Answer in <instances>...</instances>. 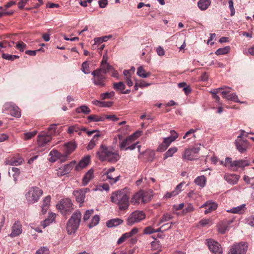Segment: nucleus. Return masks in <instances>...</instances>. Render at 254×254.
Wrapping results in <instances>:
<instances>
[{
	"label": "nucleus",
	"instance_id": "f257e3e1",
	"mask_svg": "<svg viewBox=\"0 0 254 254\" xmlns=\"http://www.w3.org/2000/svg\"><path fill=\"white\" fill-rule=\"evenodd\" d=\"M129 192L125 189L112 192L110 197L111 201L119 206L120 210L128 209L129 205Z\"/></svg>",
	"mask_w": 254,
	"mask_h": 254
},
{
	"label": "nucleus",
	"instance_id": "f03ea898",
	"mask_svg": "<svg viewBox=\"0 0 254 254\" xmlns=\"http://www.w3.org/2000/svg\"><path fill=\"white\" fill-rule=\"evenodd\" d=\"M43 190L37 187H29L25 190V197L29 204L37 202L43 194Z\"/></svg>",
	"mask_w": 254,
	"mask_h": 254
},
{
	"label": "nucleus",
	"instance_id": "7ed1b4c3",
	"mask_svg": "<svg viewBox=\"0 0 254 254\" xmlns=\"http://www.w3.org/2000/svg\"><path fill=\"white\" fill-rule=\"evenodd\" d=\"M81 212L79 211H76L68 220L66 225V229L67 233L69 235L74 233L77 230L81 221Z\"/></svg>",
	"mask_w": 254,
	"mask_h": 254
},
{
	"label": "nucleus",
	"instance_id": "20e7f679",
	"mask_svg": "<svg viewBox=\"0 0 254 254\" xmlns=\"http://www.w3.org/2000/svg\"><path fill=\"white\" fill-rule=\"evenodd\" d=\"M97 154L99 159H104L106 157L116 159L120 157L118 150H115L112 147H107L103 144L101 145L99 150L97 152Z\"/></svg>",
	"mask_w": 254,
	"mask_h": 254
},
{
	"label": "nucleus",
	"instance_id": "39448f33",
	"mask_svg": "<svg viewBox=\"0 0 254 254\" xmlns=\"http://www.w3.org/2000/svg\"><path fill=\"white\" fill-rule=\"evenodd\" d=\"M56 207L61 213L65 216L70 215L74 209L72 201L69 198L61 199Z\"/></svg>",
	"mask_w": 254,
	"mask_h": 254
},
{
	"label": "nucleus",
	"instance_id": "423d86ee",
	"mask_svg": "<svg viewBox=\"0 0 254 254\" xmlns=\"http://www.w3.org/2000/svg\"><path fill=\"white\" fill-rule=\"evenodd\" d=\"M214 164H216L218 161H219L220 163L222 165H224L226 166H228L231 170L236 171L240 168H244L247 166L248 163L245 160H235L232 161L231 160H211Z\"/></svg>",
	"mask_w": 254,
	"mask_h": 254
},
{
	"label": "nucleus",
	"instance_id": "0eeeda50",
	"mask_svg": "<svg viewBox=\"0 0 254 254\" xmlns=\"http://www.w3.org/2000/svg\"><path fill=\"white\" fill-rule=\"evenodd\" d=\"M150 198L151 195L148 192L140 190L132 196L130 203L133 205L139 204L140 202L145 203L148 202Z\"/></svg>",
	"mask_w": 254,
	"mask_h": 254
},
{
	"label": "nucleus",
	"instance_id": "6e6552de",
	"mask_svg": "<svg viewBox=\"0 0 254 254\" xmlns=\"http://www.w3.org/2000/svg\"><path fill=\"white\" fill-rule=\"evenodd\" d=\"M240 131V134L238 136L237 139L235 140V144L238 151L241 153H244L247 150L250 144L247 140L242 139L243 136H245L246 137H247L248 136L247 134H245L246 131L242 129H241Z\"/></svg>",
	"mask_w": 254,
	"mask_h": 254
},
{
	"label": "nucleus",
	"instance_id": "1a4fd4ad",
	"mask_svg": "<svg viewBox=\"0 0 254 254\" xmlns=\"http://www.w3.org/2000/svg\"><path fill=\"white\" fill-rule=\"evenodd\" d=\"M146 217V215L143 211L140 210H136L132 212L128 216L127 219V225L132 226L136 223H138L144 220Z\"/></svg>",
	"mask_w": 254,
	"mask_h": 254
},
{
	"label": "nucleus",
	"instance_id": "9d476101",
	"mask_svg": "<svg viewBox=\"0 0 254 254\" xmlns=\"http://www.w3.org/2000/svg\"><path fill=\"white\" fill-rule=\"evenodd\" d=\"M91 74L93 75L92 82L95 85L99 87H103L106 85V75L101 73L98 70H94Z\"/></svg>",
	"mask_w": 254,
	"mask_h": 254
},
{
	"label": "nucleus",
	"instance_id": "9b49d317",
	"mask_svg": "<svg viewBox=\"0 0 254 254\" xmlns=\"http://www.w3.org/2000/svg\"><path fill=\"white\" fill-rule=\"evenodd\" d=\"M248 247V244L245 242L234 244L230 248L228 254H245Z\"/></svg>",
	"mask_w": 254,
	"mask_h": 254
},
{
	"label": "nucleus",
	"instance_id": "f8f14e48",
	"mask_svg": "<svg viewBox=\"0 0 254 254\" xmlns=\"http://www.w3.org/2000/svg\"><path fill=\"white\" fill-rule=\"evenodd\" d=\"M4 108L5 110L8 111L12 116L18 118L21 117V112L19 108L14 103L12 102L6 103L4 104Z\"/></svg>",
	"mask_w": 254,
	"mask_h": 254
},
{
	"label": "nucleus",
	"instance_id": "ddd939ff",
	"mask_svg": "<svg viewBox=\"0 0 254 254\" xmlns=\"http://www.w3.org/2000/svg\"><path fill=\"white\" fill-rule=\"evenodd\" d=\"M207 244L209 250L214 254H222L223 253L221 246L212 239L207 240Z\"/></svg>",
	"mask_w": 254,
	"mask_h": 254
},
{
	"label": "nucleus",
	"instance_id": "4468645a",
	"mask_svg": "<svg viewBox=\"0 0 254 254\" xmlns=\"http://www.w3.org/2000/svg\"><path fill=\"white\" fill-rule=\"evenodd\" d=\"M115 169L114 167L109 168L106 172L104 173L103 176H105L106 180H108L109 183L113 185L116 184L120 178V175H116L115 174H113Z\"/></svg>",
	"mask_w": 254,
	"mask_h": 254
},
{
	"label": "nucleus",
	"instance_id": "2eb2a0df",
	"mask_svg": "<svg viewBox=\"0 0 254 254\" xmlns=\"http://www.w3.org/2000/svg\"><path fill=\"white\" fill-rule=\"evenodd\" d=\"M89 191L90 189L89 188H83L74 190L73 192V195L74 196L76 201L78 203L82 204L84 201L86 193Z\"/></svg>",
	"mask_w": 254,
	"mask_h": 254
},
{
	"label": "nucleus",
	"instance_id": "dca6fc26",
	"mask_svg": "<svg viewBox=\"0 0 254 254\" xmlns=\"http://www.w3.org/2000/svg\"><path fill=\"white\" fill-rule=\"evenodd\" d=\"M52 140V137L46 132H42L37 136L38 147H45Z\"/></svg>",
	"mask_w": 254,
	"mask_h": 254
},
{
	"label": "nucleus",
	"instance_id": "f3484780",
	"mask_svg": "<svg viewBox=\"0 0 254 254\" xmlns=\"http://www.w3.org/2000/svg\"><path fill=\"white\" fill-rule=\"evenodd\" d=\"M200 146L201 144H200L196 146L185 149L183 154V159H190L194 157L195 155L199 152Z\"/></svg>",
	"mask_w": 254,
	"mask_h": 254
},
{
	"label": "nucleus",
	"instance_id": "a211bd4d",
	"mask_svg": "<svg viewBox=\"0 0 254 254\" xmlns=\"http://www.w3.org/2000/svg\"><path fill=\"white\" fill-rule=\"evenodd\" d=\"M77 145L74 142H68L66 143H65L63 148L64 152L63 156L67 157L75 149Z\"/></svg>",
	"mask_w": 254,
	"mask_h": 254
},
{
	"label": "nucleus",
	"instance_id": "6ab92c4d",
	"mask_svg": "<svg viewBox=\"0 0 254 254\" xmlns=\"http://www.w3.org/2000/svg\"><path fill=\"white\" fill-rule=\"evenodd\" d=\"M22 231V225L20 222H15L11 227V233L9 234L10 237H15L21 234Z\"/></svg>",
	"mask_w": 254,
	"mask_h": 254
},
{
	"label": "nucleus",
	"instance_id": "aec40b11",
	"mask_svg": "<svg viewBox=\"0 0 254 254\" xmlns=\"http://www.w3.org/2000/svg\"><path fill=\"white\" fill-rule=\"evenodd\" d=\"M171 135L163 139V142L166 144V146H169L171 143L174 141L178 137V133L174 130L170 131Z\"/></svg>",
	"mask_w": 254,
	"mask_h": 254
},
{
	"label": "nucleus",
	"instance_id": "412c9836",
	"mask_svg": "<svg viewBox=\"0 0 254 254\" xmlns=\"http://www.w3.org/2000/svg\"><path fill=\"white\" fill-rule=\"evenodd\" d=\"M233 222V220H224L221 222L218 225L219 233L223 234L228 230L229 225Z\"/></svg>",
	"mask_w": 254,
	"mask_h": 254
},
{
	"label": "nucleus",
	"instance_id": "4be33fe9",
	"mask_svg": "<svg viewBox=\"0 0 254 254\" xmlns=\"http://www.w3.org/2000/svg\"><path fill=\"white\" fill-rule=\"evenodd\" d=\"M75 161H73L70 164L65 165L63 168H60L58 174L61 176H64L68 174L72 169L73 166L75 165Z\"/></svg>",
	"mask_w": 254,
	"mask_h": 254
},
{
	"label": "nucleus",
	"instance_id": "5701e85b",
	"mask_svg": "<svg viewBox=\"0 0 254 254\" xmlns=\"http://www.w3.org/2000/svg\"><path fill=\"white\" fill-rule=\"evenodd\" d=\"M94 170L92 169H90L84 176L82 180L83 186H86L88 183L94 178Z\"/></svg>",
	"mask_w": 254,
	"mask_h": 254
},
{
	"label": "nucleus",
	"instance_id": "b1692460",
	"mask_svg": "<svg viewBox=\"0 0 254 254\" xmlns=\"http://www.w3.org/2000/svg\"><path fill=\"white\" fill-rule=\"evenodd\" d=\"M202 207H205L204 213L207 214L215 210L217 207V204L213 202H206Z\"/></svg>",
	"mask_w": 254,
	"mask_h": 254
},
{
	"label": "nucleus",
	"instance_id": "393cba45",
	"mask_svg": "<svg viewBox=\"0 0 254 254\" xmlns=\"http://www.w3.org/2000/svg\"><path fill=\"white\" fill-rule=\"evenodd\" d=\"M224 179L229 184L235 185L239 179V176L236 174H226Z\"/></svg>",
	"mask_w": 254,
	"mask_h": 254
},
{
	"label": "nucleus",
	"instance_id": "a878e982",
	"mask_svg": "<svg viewBox=\"0 0 254 254\" xmlns=\"http://www.w3.org/2000/svg\"><path fill=\"white\" fill-rule=\"evenodd\" d=\"M112 69H113V67L106 63V60L105 63L101 62L100 68L96 70H98L101 73L106 75L107 73Z\"/></svg>",
	"mask_w": 254,
	"mask_h": 254
},
{
	"label": "nucleus",
	"instance_id": "bb28decb",
	"mask_svg": "<svg viewBox=\"0 0 254 254\" xmlns=\"http://www.w3.org/2000/svg\"><path fill=\"white\" fill-rule=\"evenodd\" d=\"M210 0H199L197 2V6L201 10H205L211 5Z\"/></svg>",
	"mask_w": 254,
	"mask_h": 254
},
{
	"label": "nucleus",
	"instance_id": "cd10ccee",
	"mask_svg": "<svg viewBox=\"0 0 254 254\" xmlns=\"http://www.w3.org/2000/svg\"><path fill=\"white\" fill-rule=\"evenodd\" d=\"M123 223V220L120 218L112 219L106 222L107 226L109 228L116 227Z\"/></svg>",
	"mask_w": 254,
	"mask_h": 254
},
{
	"label": "nucleus",
	"instance_id": "c85d7f7f",
	"mask_svg": "<svg viewBox=\"0 0 254 254\" xmlns=\"http://www.w3.org/2000/svg\"><path fill=\"white\" fill-rule=\"evenodd\" d=\"M92 103L95 106H99L101 107H110L113 105V102L111 101H100L95 100L92 101Z\"/></svg>",
	"mask_w": 254,
	"mask_h": 254
},
{
	"label": "nucleus",
	"instance_id": "c756f323",
	"mask_svg": "<svg viewBox=\"0 0 254 254\" xmlns=\"http://www.w3.org/2000/svg\"><path fill=\"white\" fill-rule=\"evenodd\" d=\"M100 135L101 134L100 133H96L93 136L92 139L90 140L87 146L86 147L87 150H91L96 145V143L98 140V138Z\"/></svg>",
	"mask_w": 254,
	"mask_h": 254
},
{
	"label": "nucleus",
	"instance_id": "7c9ffc66",
	"mask_svg": "<svg viewBox=\"0 0 254 254\" xmlns=\"http://www.w3.org/2000/svg\"><path fill=\"white\" fill-rule=\"evenodd\" d=\"M246 209L245 204H242L236 207H233L231 209L227 210V212H230L233 213L242 214Z\"/></svg>",
	"mask_w": 254,
	"mask_h": 254
},
{
	"label": "nucleus",
	"instance_id": "2f4dec72",
	"mask_svg": "<svg viewBox=\"0 0 254 254\" xmlns=\"http://www.w3.org/2000/svg\"><path fill=\"white\" fill-rule=\"evenodd\" d=\"M113 88L118 92L122 93L123 90L125 89L126 86L123 82H114L113 85Z\"/></svg>",
	"mask_w": 254,
	"mask_h": 254
},
{
	"label": "nucleus",
	"instance_id": "473e14b6",
	"mask_svg": "<svg viewBox=\"0 0 254 254\" xmlns=\"http://www.w3.org/2000/svg\"><path fill=\"white\" fill-rule=\"evenodd\" d=\"M231 88L230 87L225 86L223 87L218 88L217 89H215L213 91H210V93L212 94L213 98L214 99L216 100V101L219 103L220 101V97L217 95V93H218L219 90L226 89H230Z\"/></svg>",
	"mask_w": 254,
	"mask_h": 254
},
{
	"label": "nucleus",
	"instance_id": "72a5a7b5",
	"mask_svg": "<svg viewBox=\"0 0 254 254\" xmlns=\"http://www.w3.org/2000/svg\"><path fill=\"white\" fill-rule=\"evenodd\" d=\"M56 215L55 213H50L48 216V218L46 219L45 220L41 222V225L44 227H46L51 223L55 219Z\"/></svg>",
	"mask_w": 254,
	"mask_h": 254
},
{
	"label": "nucleus",
	"instance_id": "f704fd0d",
	"mask_svg": "<svg viewBox=\"0 0 254 254\" xmlns=\"http://www.w3.org/2000/svg\"><path fill=\"white\" fill-rule=\"evenodd\" d=\"M75 111L77 113H83L84 114H89L91 112V110L86 105H81V106L76 108Z\"/></svg>",
	"mask_w": 254,
	"mask_h": 254
},
{
	"label": "nucleus",
	"instance_id": "c9c22d12",
	"mask_svg": "<svg viewBox=\"0 0 254 254\" xmlns=\"http://www.w3.org/2000/svg\"><path fill=\"white\" fill-rule=\"evenodd\" d=\"M137 74L140 77L146 78L151 75V73L150 72H146L143 66H140L137 68Z\"/></svg>",
	"mask_w": 254,
	"mask_h": 254
},
{
	"label": "nucleus",
	"instance_id": "e433bc0d",
	"mask_svg": "<svg viewBox=\"0 0 254 254\" xmlns=\"http://www.w3.org/2000/svg\"><path fill=\"white\" fill-rule=\"evenodd\" d=\"M90 160H80V161L75 166V170L79 171L85 168L89 163Z\"/></svg>",
	"mask_w": 254,
	"mask_h": 254
},
{
	"label": "nucleus",
	"instance_id": "4c0bfd02",
	"mask_svg": "<svg viewBox=\"0 0 254 254\" xmlns=\"http://www.w3.org/2000/svg\"><path fill=\"white\" fill-rule=\"evenodd\" d=\"M133 140L131 139L130 137L127 136L125 139L122 141L120 144V148L121 149L125 150V148L128 146Z\"/></svg>",
	"mask_w": 254,
	"mask_h": 254
},
{
	"label": "nucleus",
	"instance_id": "58836bf2",
	"mask_svg": "<svg viewBox=\"0 0 254 254\" xmlns=\"http://www.w3.org/2000/svg\"><path fill=\"white\" fill-rule=\"evenodd\" d=\"M87 119L90 122H103L105 118L104 116L98 117L96 115H91L87 117Z\"/></svg>",
	"mask_w": 254,
	"mask_h": 254
},
{
	"label": "nucleus",
	"instance_id": "ea45409f",
	"mask_svg": "<svg viewBox=\"0 0 254 254\" xmlns=\"http://www.w3.org/2000/svg\"><path fill=\"white\" fill-rule=\"evenodd\" d=\"M230 51V46H226L223 48H219L215 52L217 55H223L228 54Z\"/></svg>",
	"mask_w": 254,
	"mask_h": 254
},
{
	"label": "nucleus",
	"instance_id": "a19ab883",
	"mask_svg": "<svg viewBox=\"0 0 254 254\" xmlns=\"http://www.w3.org/2000/svg\"><path fill=\"white\" fill-rule=\"evenodd\" d=\"M115 93L112 91L110 92H107L101 93L100 95V99L102 100L111 99L115 96Z\"/></svg>",
	"mask_w": 254,
	"mask_h": 254
},
{
	"label": "nucleus",
	"instance_id": "79ce46f5",
	"mask_svg": "<svg viewBox=\"0 0 254 254\" xmlns=\"http://www.w3.org/2000/svg\"><path fill=\"white\" fill-rule=\"evenodd\" d=\"M0 52L2 53L1 57L3 59H5L8 61H13L15 59H18L19 57L17 55H12L8 54H5L2 51L0 50Z\"/></svg>",
	"mask_w": 254,
	"mask_h": 254
},
{
	"label": "nucleus",
	"instance_id": "37998d69",
	"mask_svg": "<svg viewBox=\"0 0 254 254\" xmlns=\"http://www.w3.org/2000/svg\"><path fill=\"white\" fill-rule=\"evenodd\" d=\"M194 182L196 185L203 187L205 184L206 178L204 176H199L195 179Z\"/></svg>",
	"mask_w": 254,
	"mask_h": 254
},
{
	"label": "nucleus",
	"instance_id": "c03bdc74",
	"mask_svg": "<svg viewBox=\"0 0 254 254\" xmlns=\"http://www.w3.org/2000/svg\"><path fill=\"white\" fill-rule=\"evenodd\" d=\"M178 150V148L176 147H173L170 148L167 152L164 154V159L171 157L173 156Z\"/></svg>",
	"mask_w": 254,
	"mask_h": 254
},
{
	"label": "nucleus",
	"instance_id": "a18cd8bd",
	"mask_svg": "<svg viewBox=\"0 0 254 254\" xmlns=\"http://www.w3.org/2000/svg\"><path fill=\"white\" fill-rule=\"evenodd\" d=\"M90 63L88 61H85L82 64L81 70L85 74H88L90 73L89 70Z\"/></svg>",
	"mask_w": 254,
	"mask_h": 254
},
{
	"label": "nucleus",
	"instance_id": "49530a36",
	"mask_svg": "<svg viewBox=\"0 0 254 254\" xmlns=\"http://www.w3.org/2000/svg\"><path fill=\"white\" fill-rule=\"evenodd\" d=\"M138 232V228L134 227L133 228L130 232L126 233L124 234L123 235L127 240V239L132 237L133 235L137 234Z\"/></svg>",
	"mask_w": 254,
	"mask_h": 254
},
{
	"label": "nucleus",
	"instance_id": "de8ad7c7",
	"mask_svg": "<svg viewBox=\"0 0 254 254\" xmlns=\"http://www.w3.org/2000/svg\"><path fill=\"white\" fill-rule=\"evenodd\" d=\"M225 97L227 100H229V101H234V102H237V103H242L238 100V96L235 93H233L230 95H228L226 97Z\"/></svg>",
	"mask_w": 254,
	"mask_h": 254
},
{
	"label": "nucleus",
	"instance_id": "09e8293b",
	"mask_svg": "<svg viewBox=\"0 0 254 254\" xmlns=\"http://www.w3.org/2000/svg\"><path fill=\"white\" fill-rule=\"evenodd\" d=\"M99 220V216L97 215H94L91 220V222L88 225L89 227L92 228L96 226L98 224Z\"/></svg>",
	"mask_w": 254,
	"mask_h": 254
},
{
	"label": "nucleus",
	"instance_id": "8fccbe9b",
	"mask_svg": "<svg viewBox=\"0 0 254 254\" xmlns=\"http://www.w3.org/2000/svg\"><path fill=\"white\" fill-rule=\"evenodd\" d=\"M80 131L79 127L77 125L69 126L67 129V133L72 134L74 132H77Z\"/></svg>",
	"mask_w": 254,
	"mask_h": 254
},
{
	"label": "nucleus",
	"instance_id": "3c124183",
	"mask_svg": "<svg viewBox=\"0 0 254 254\" xmlns=\"http://www.w3.org/2000/svg\"><path fill=\"white\" fill-rule=\"evenodd\" d=\"M57 129V124H54L50 125V126L48 128V134L50 135L52 137V135H54Z\"/></svg>",
	"mask_w": 254,
	"mask_h": 254
},
{
	"label": "nucleus",
	"instance_id": "603ef678",
	"mask_svg": "<svg viewBox=\"0 0 254 254\" xmlns=\"http://www.w3.org/2000/svg\"><path fill=\"white\" fill-rule=\"evenodd\" d=\"M22 163V160H7L6 162L7 164H10L12 166H18L21 164Z\"/></svg>",
	"mask_w": 254,
	"mask_h": 254
},
{
	"label": "nucleus",
	"instance_id": "864d4df0",
	"mask_svg": "<svg viewBox=\"0 0 254 254\" xmlns=\"http://www.w3.org/2000/svg\"><path fill=\"white\" fill-rule=\"evenodd\" d=\"M51 199V198L50 195H47V196H46L43 200L42 206L49 207L50 205Z\"/></svg>",
	"mask_w": 254,
	"mask_h": 254
},
{
	"label": "nucleus",
	"instance_id": "5fc2aeb1",
	"mask_svg": "<svg viewBox=\"0 0 254 254\" xmlns=\"http://www.w3.org/2000/svg\"><path fill=\"white\" fill-rule=\"evenodd\" d=\"M199 224L204 227L207 225L211 226L212 224V222L210 219H203L199 221Z\"/></svg>",
	"mask_w": 254,
	"mask_h": 254
},
{
	"label": "nucleus",
	"instance_id": "6e6d98bb",
	"mask_svg": "<svg viewBox=\"0 0 254 254\" xmlns=\"http://www.w3.org/2000/svg\"><path fill=\"white\" fill-rule=\"evenodd\" d=\"M135 69V67L132 66L129 70H124L123 71V74L125 77H131V75L134 73Z\"/></svg>",
	"mask_w": 254,
	"mask_h": 254
},
{
	"label": "nucleus",
	"instance_id": "4d7b16f0",
	"mask_svg": "<svg viewBox=\"0 0 254 254\" xmlns=\"http://www.w3.org/2000/svg\"><path fill=\"white\" fill-rule=\"evenodd\" d=\"M93 212L94 210L93 209L86 210L84 214L83 220L86 221L88 220L90 216L93 214Z\"/></svg>",
	"mask_w": 254,
	"mask_h": 254
},
{
	"label": "nucleus",
	"instance_id": "13d9d810",
	"mask_svg": "<svg viewBox=\"0 0 254 254\" xmlns=\"http://www.w3.org/2000/svg\"><path fill=\"white\" fill-rule=\"evenodd\" d=\"M35 254H49V251L47 247H43L38 250Z\"/></svg>",
	"mask_w": 254,
	"mask_h": 254
},
{
	"label": "nucleus",
	"instance_id": "bf43d9fd",
	"mask_svg": "<svg viewBox=\"0 0 254 254\" xmlns=\"http://www.w3.org/2000/svg\"><path fill=\"white\" fill-rule=\"evenodd\" d=\"M26 47V45L22 41L18 42L16 45V48L20 52H23Z\"/></svg>",
	"mask_w": 254,
	"mask_h": 254
},
{
	"label": "nucleus",
	"instance_id": "052dcab7",
	"mask_svg": "<svg viewBox=\"0 0 254 254\" xmlns=\"http://www.w3.org/2000/svg\"><path fill=\"white\" fill-rule=\"evenodd\" d=\"M229 3V7L230 9L231 13L230 15L231 16H233L235 14V10L234 7V2L233 0H229L228 1Z\"/></svg>",
	"mask_w": 254,
	"mask_h": 254
},
{
	"label": "nucleus",
	"instance_id": "680f3d73",
	"mask_svg": "<svg viewBox=\"0 0 254 254\" xmlns=\"http://www.w3.org/2000/svg\"><path fill=\"white\" fill-rule=\"evenodd\" d=\"M193 210L194 208L192 205L190 203H188L187 204L185 209L183 210V213L186 214L187 213L193 211Z\"/></svg>",
	"mask_w": 254,
	"mask_h": 254
},
{
	"label": "nucleus",
	"instance_id": "e2e57ef3",
	"mask_svg": "<svg viewBox=\"0 0 254 254\" xmlns=\"http://www.w3.org/2000/svg\"><path fill=\"white\" fill-rule=\"evenodd\" d=\"M173 218V216L169 214H165L163 215L161 219H160V223L165 222L171 220Z\"/></svg>",
	"mask_w": 254,
	"mask_h": 254
},
{
	"label": "nucleus",
	"instance_id": "0e129e2a",
	"mask_svg": "<svg viewBox=\"0 0 254 254\" xmlns=\"http://www.w3.org/2000/svg\"><path fill=\"white\" fill-rule=\"evenodd\" d=\"M37 133V131H33L32 132H29L24 133V139L28 140L34 136Z\"/></svg>",
	"mask_w": 254,
	"mask_h": 254
},
{
	"label": "nucleus",
	"instance_id": "69168bd1",
	"mask_svg": "<svg viewBox=\"0 0 254 254\" xmlns=\"http://www.w3.org/2000/svg\"><path fill=\"white\" fill-rule=\"evenodd\" d=\"M141 131L137 130L135 132H134L133 134L129 135V136L130 137L131 139L133 141L134 140L139 137L141 135Z\"/></svg>",
	"mask_w": 254,
	"mask_h": 254
},
{
	"label": "nucleus",
	"instance_id": "338daca9",
	"mask_svg": "<svg viewBox=\"0 0 254 254\" xmlns=\"http://www.w3.org/2000/svg\"><path fill=\"white\" fill-rule=\"evenodd\" d=\"M244 181L247 184L253 185L254 184V177L250 178V177L245 175L243 178Z\"/></svg>",
	"mask_w": 254,
	"mask_h": 254
},
{
	"label": "nucleus",
	"instance_id": "774afa93",
	"mask_svg": "<svg viewBox=\"0 0 254 254\" xmlns=\"http://www.w3.org/2000/svg\"><path fill=\"white\" fill-rule=\"evenodd\" d=\"M247 223L251 226L254 227V216H251L247 219Z\"/></svg>",
	"mask_w": 254,
	"mask_h": 254
}]
</instances>
